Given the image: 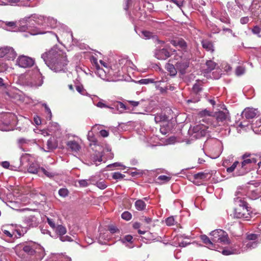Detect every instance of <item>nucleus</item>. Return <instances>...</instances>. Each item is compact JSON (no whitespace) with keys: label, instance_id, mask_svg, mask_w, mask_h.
I'll list each match as a JSON object with an SVG mask.
<instances>
[{"label":"nucleus","instance_id":"obj_12","mask_svg":"<svg viewBox=\"0 0 261 261\" xmlns=\"http://www.w3.org/2000/svg\"><path fill=\"white\" fill-rule=\"evenodd\" d=\"M94 66L96 69V73L101 79H104L106 77V73L109 72V70H105L101 68L97 63L96 59H94Z\"/></svg>","mask_w":261,"mask_h":261},{"label":"nucleus","instance_id":"obj_24","mask_svg":"<svg viewBox=\"0 0 261 261\" xmlns=\"http://www.w3.org/2000/svg\"><path fill=\"white\" fill-rule=\"evenodd\" d=\"M90 160L97 165V162H101L102 161V155L99 152L98 153H93L91 155Z\"/></svg>","mask_w":261,"mask_h":261},{"label":"nucleus","instance_id":"obj_43","mask_svg":"<svg viewBox=\"0 0 261 261\" xmlns=\"http://www.w3.org/2000/svg\"><path fill=\"white\" fill-rule=\"evenodd\" d=\"M79 183L81 187H86L88 185V181L87 180L82 179L79 181Z\"/></svg>","mask_w":261,"mask_h":261},{"label":"nucleus","instance_id":"obj_28","mask_svg":"<svg viewBox=\"0 0 261 261\" xmlns=\"http://www.w3.org/2000/svg\"><path fill=\"white\" fill-rule=\"evenodd\" d=\"M258 235L255 233H247L246 239L247 241H255L257 239Z\"/></svg>","mask_w":261,"mask_h":261},{"label":"nucleus","instance_id":"obj_34","mask_svg":"<svg viewBox=\"0 0 261 261\" xmlns=\"http://www.w3.org/2000/svg\"><path fill=\"white\" fill-rule=\"evenodd\" d=\"M125 176L124 175L120 172H114L113 174L112 177L114 179H122Z\"/></svg>","mask_w":261,"mask_h":261},{"label":"nucleus","instance_id":"obj_46","mask_svg":"<svg viewBox=\"0 0 261 261\" xmlns=\"http://www.w3.org/2000/svg\"><path fill=\"white\" fill-rule=\"evenodd\" d=\"M99 134L102 137H107L109 136V132L105 129L101 130L99 132Z\"/></svg>","mask_w":261,"mask_h":261},{"label":"nucleus","instance_id":"obj_48","mask_svg":"<svg viewBox=\"0 0 261 261\" xmlns=\"http://www.w3.org/2000/svg\"><path fill=\"white\" fill-rule=\"evenodd\" d=\"M257 243L255 241H254L251 243H248L246 244V247L247 248H255L257 246Z\"/></svg>","mask_w":261,"mask_h":261},{"label":"nucleus","instance_id":"obj_40","mask_svg":"<svg viewBox=\"0 0 261 261\" xmlns=\"http://www.w3.org/2000/svg\"><path fill=\"white\" fill-rule=\"evenodd\" d=\"M4 23L6 25L11 28H14L16 27V22L14 21H6Z\"/></svg>","mask_w":261,"mask_h":261},{"label":"nucleus","instance_id":"obj_45","mask_svg":"<svg viewBox=\"0 0 261 261\" xmlns=\"http://www.w3.org/2000/svg\"><path fill=\"white\" fill-rule=\"evenodd\" d=\"M198 115L201 117L204 116H210V112L206 110H204L203 111L200 112L199 113Z\"/></svg>","mask_w":261,"mask_h":261},{"label":"nucleus","instance_id":"obj_49","mask_svg":"<svg viewBox=\"0 0 261 261\" xmlns=\"http://www.w3.org/2000/svg\"><path fill=\"white\" fill-rule=\"evenodd\" d=\"M76 89L81 94H84L85 90L83 86H76Z\"/></svg>","mask_w":261,"mask_h":261},{"label":"nucleus","instance_id":"obj_42","mask_svg":"<svg viewBox=\"0 0 261 261\" xmlns=\"http://www.w3.org/2000/svg\"><path fill=\"white\" fill-rule=\"evenodd\" d=\"M133 240V237L130 235H127L125 236L122 239V241L123 243L125 242H132V240Z\"/></svg>","mask_w":261,"mask_h":261},{"label":"nucleus","instance_id":"obj_10","mask_svg":"<svg viewBox=\"0 0 261 261\" xmlns=\"http://www.w3.org/2000/svg\"><path fill=\"white\" fill-rule=\"evenodd\" d=\"M246 212H247V210L245 205L243 204L242 206L240 205L239 207L235 208L234 215L238 218H247V216H246Z\"/></svg>","mask_w":261,"mask_h":261},{"label":"nucleus","instance_id":"obj_62","mask_svg":"<svg viewBox=\"0 0 261 261\" xmlns=\"http://www.w3.org/2000/svg\"><path fill=\"white\" fill-rule=\"evenodd\" d=\"M43 106L44 107L45 109V110L48 112V113H50L51 114V111L50 110V109L48 107V106H47L46 104L44 103L43 105Z\"/></svg>","mask_w":261,"mask_h":261},{"label":"nucleus","instance_id":"obj_23","mask_svg":"<svg viewBox=\"0 0 261 261\" xmlns=\"http://www.w3.org/2000/svg\"><path fill=\"white\" fill-rule=\"evenodd\" d=\"M54 229L56 233L59 235L60 237L64 235L67 232L66 228L62 225H57Z\"/></svg>","mask_w":261,"mask_h":261},{"label":"nucleus","instance_id":"obj_3","mask_svg":"<svg viewBox=\"0 0 261 261\" xmlns=\"http://www.w3.org/2000/svg\"><path fill=\"white\" fill-rule=\"evenodd\" d=\"M211 240L214 243H221L223 244L229 243V239L226 232L222 229H216L210 233Z\"/></svg>","mask_w":261,"mask_h":261},{"label":"nucleus","instance_id":"obj_39","mask_svg":"<svg viewBox=\"0 0 261 261\" xmlns=\"http://www.w3.org/2000/svg\"><path fill=\"white\" fill-rule=\"evenodd\" d=\"M96 186L100 189H105L107 188V186L104 181H98L96 182Z\"/></svg>","mask_w":261,"mask_h":261},{"label":"nucleus","instance_id":"obj_11","mask_svg":"<svg viewBox=\"0 0 261 261\" xmlns=\"http://www.w3.org/2000/svg\"><path fill=\"white\" fill-rule=\"evenodd\" d=\"M170 56V53L166 48L160 49L155 52V57L159 60H166Z\"/></svg>","mask_w":261,"mask_h":261},{"label":"nucleus","instance_id":"obj_35","mask_svg":"<svg viewBox=\"0 0 261 261\" xmlns=\"http://www.w3.org/2000/svg\"><path fill=\"white\" fill-rule=\"evenodd\" d=\"M174 218L173 216L167 218L165 220L166 224L168 226L174 225Z\"/></svg>","mask_w":261,"mask_h":261},{"label":"nucleus","instance_id":"obj_56","mask_svg":"<svg viewBox=\"0 0 261 261\" xmlns=\"http://www.w3.org/2000/svg\"><path fill=\"white\" fill-rule=\"evenodd\" d=\"M2 165L4 168L7 169L10 166V164L8 162L5 161L2 162Z\"/></svg>","mask_w":261,"mask_h":261},{"label":"nucleus","instance_id":"obj_8","mask_svg":"<svg viewBox=\"0 0 261 261\" xmlns=\"http://www.w3.org/2000/svg\"><path fill=\"white\" fill-rule=\"evenodd\" d=\"M214 117L216 118L218 124L221 125L228 118L229 113L228 112L219 111L215 113Z\"/></svg>","mask_w":261,"mask_h":261},{"label":"nucleus","instance_id":"obj_58","mask_svg":"<svg viewBox=\"0 0 261 261\" xmlns=\"http://www.w3.org/2000/svg\"><path fill=\"white\" fill-rule=\"evenodd\" d=\"M99 62H100V63L101 64V65H102L103 67H105L106 68V69H107V70H109V68H108V65H107V64L106 63H105V62L103 61H102V60H100V61H99Z\"/></svg>","mask_w":261,"mask_h":261},{"label":"nucleus","instance_id":"obj_1","mask_svg":"<svg viewBox=\"0 0 261 261\" xmlns=\"http://www.w3.org/2000/svg\"><path fill=\"white\" fill-rule=\"evenodd\" d=\"M242 159L243 161L241 164L238 161H235L230 167L226 169L227 172L231 173L238 167L237 175H243L249 172L257 161L253 155L247 153L242 156Z\"/></svg>","mask_w":261,"mask_h":261},{"label":"nucleus","instance_id":"obj_53","mask_svg":"<svg viewBox=\"0 0 261 261\" xmlns=\"http://www.w3.org/2000/svg\"><path fill=\"white\" fill-rule=\"evenodd\" d=\"M128 103L133 107H137L139 104V101H135L133 100L128 101Z\"/></svg>","mask_w":261,"mask_h":261},{"label":"nucleus","instance_id":"obj_26","mask_svg":"<svg viewBox=\"0 0 261 261\" xmlns=\"http://www.w3.org/2000/svg\"><path fill=\"white\" fill-rule=\"evenodd\" d=\"M39 169L40 168H39L36 164L32 163L28 167V171L29 173L35 174L40 172Z\"/></svg>","mask_w":261,"mask_h":261},{"label":"nucleus","instance_id":"obj_50","mask_svg":"<svg viewBox=\"0 0 261 261\" xmlns=\"http://www.w3.org/2000/svg\"><path fill=\"white\" fill-rule=\"evenodd\" d=\"M109 230L111 232V233H114L116 232L119 231L118 229L116 227L114 226H110L109 227Z\"/></svg>","mask_w":261,"mask_h":261},{"label":"nucleus","instance_id":"obj_25","mask_svg":"<svg viewBox=\"0 0 261 261\" xmlns=\"http://www.w3.org/2000/svg\"><path fill=\"white\" fill-rule=\"evenodd\" d=\"M135 206L138 211H143L145 208L146 204L144 201L139 199L135 202Z\"/></svg>","mask_w":261,"mask_h":261},{"label":"nucleus","instance_id":"obj_41","mask_svg":"<svg viewBox=\"0 0 261 261\" xmlns=\"http://www.w3.org/2000/svg\"><path fill=\"white\" fill-rule=\"evenodd\" d=\"M220 20L225 23H230V19L227 16H222L220 18Z\"/></svg>","mask_w":261,"mask_h":261},{"label":"nucleus","instance_id":"obj_38","mask_svg":"<svg viewBox=\"0 0 261 261\" xmlns=\"http://www.w3.org/2000/svg\"><path fill=\"white\" fill-rule=\"evenodd\" d=\"M60 239L62 242H65V241H68V242H71L73 241V239L68 236H61L60 237Z\"/></svg>","mask_w":261,"mask_h":261},{"label":"nucleus","instance_id":"obj_61","mask_svg":"<svg viewBox=\"0 0 261 261\" xmlns=\"http://www.w3.org/2000/svg\"><path fill=\"white\" fill-rule=\"evenodd\" d=\"M141 226V224L139 222H135L134 224H133V227L135 228V229H138Z\"/></svg>","mask_w":261,"mask_h":261},{"label":"nucleus","instance_id":"obj_19","mask_svg":"<svg viewBox=\"0 0 261 261\" xmlns=\"http://www.w3.org/2000/svg\"><path fill=\"white\" fill-rule=\"evenodd\" d=\"M200 239L203 243L209 245V248L213 249L214 248V242L212 241L211 238L210 239L205 234L201 235Z\"/></svg>","mask_w":261,"mask_h":261},{"label":"nucleus","instance_id":"obj_55","mask_svg":"<svg viewBox=\"0 0 261 261\" xmlns=\"http://www.w3.org/2000/svg\"><path fill=\"white\" fill-rule=\"evenodd\" d=\"M7 2L10 5H14L18 3L20 0H6Z\"/></svg>","mask_w":261,"mask_h":261},{"label":"nucleus","instance_id":"obj_33","mask_svg":"<svg viewBox=\"0 0 261 261\" xmlns=\"http://www.w3.org/2000/svg\"><path fill=\"white\" fill-rule=\"evenodd\" d=\"M171 177L166 175H160L158 177V180L163 181L164 183L169 181Z\"/></svg>","mask_w":261,"mask_h":261},{"label":"nucleus","instance_id":"obj_60","mask_svg":"<svg viewBox=\"0 0 261 261\" xmlns=\"http://www.w3.org/2000/svg\"><path fill=\"white\" fill-rule=\"evenodd\" d=\"M4 232L7 237H9L10 238H11L13 236V234H11L8 230H5Z\"/></svg>","mask_w":261,"mask_h":261},{"label":"nucleus","instance_id":"obj_59","mask_svg":"<svg viewBox=\"0 0 261 261\" xmlns=\"http://www.w3.org/2000/svg\"><path fill=\"white\" fill-rule=\"evenodd\" d=\"M144 220L147 224H150L152 222V219L149 217H145Z\"/></svg>","mask_w":261,"mask_h":261},{"label":"nucleus","instance_id":"obj_18","mask_svg":"<svg viewBox=\"0 0 261 261\" xmlns=\"http://www.w3.org/2000/svg\"><path fill=\"white\" fill-rule=\"evenodd\" d=\"M216 66V63L212 60L207 61L205 65L203 67L204 73H208L214 70Z\"/></svg>","mask_w":261,"mask_h":261},{"label":"nucleus","instance_id":"obj_54","mask_svg":"<svg viewBox=\"0 0 261 261\" xmlns=\"http://www.w3.org/2000/svg\"><path fill=\"white\" fill-rule=\"evenodd\" d=\"M34 120L35 123L37 125H39L41 123V120H40V118L38 116L34 117Z\"/></svg>","mask_w":261,"mask_h":261},{"label":"nucleus","instance_id":"obj_21","mask_svg":"<svg viewBox=\"0 0 261 261\" xmlns=\"http://www.w3.org/2000/svg\"><path fill=\"white\" fill-rule=\"evenodd\" d=\"M209 175H210V173L209 172H201L197 174H195L193 175V178L195 180H204L205 179H206L207 178Z\"/></svg>","mask_w":261,"mask_h":261},{"label":"nucleus","instance_id":"obj_57","mask_svg":"<svg viewBox=\"0 0 261 261\" xmlns=\"http://www.w3.org/2000/svg\"><path fill=\"white\" fill-rule=\"evenodd\" d=\"M97 106L99 108H107L108 107L103 103L101 102H98L97 104Z\"/></svg>","mask_w":261,"mask_h":261},{"label":"nucleus","instance_id":"obj_27","mask_svg":"<svg viewBox=\"0 0 261 261\" xmlns=\"http://www.w3.org/2000/svg\"><path fill=\"white\" fill-rule=\"evenodd\" d=\"M202 91V85L199 83H195L193 87V92L198 95Z\"/></svg>","mask_w":261,"mask_h":261},{"label":"nucleus","instance_id":"obj_17","mask_svg":"<svg viewBox=\"0 0 261 261\" xmlns=\"http://www.w3.org/2000/svg\"><path fill=\"white\" fill-rule=\"evenodd\" d=\"M35 246L36 245L33 244L31 245H24L23 246L22 250L24 252H25L27 254L30 256L34 255L36 251L35 250Z\"/></svg>","mask_w":261,"mask_h":261},{"label":"nucleus","instance_id":"obj_47","mask_svg":"<svg viewBox=\"0 0 261 261\" xmlns=\"http://www.w3.org/2000/svg\"><path fill=\"white\" fill-rule=\"evenodd\" d=\"M142 34L146 39H149L152 36V33L149 31H143Z\"/></svg>","mask_w":261,"mask_h":261},{"label":"nucleus","instance_id":"obj_20","mask_svg":"<svg viewBox=\"0 0 261 261\" xmlns=\"http://www.w3.org/2000/svg\"><path fill=\"white\" fill-rule=\"evenodd\" d=\"M154 121L156 123L161 122H166L168 120V117L164 114H156L155 116Z\"/></svg>","mask_w":261,"mask_h":261},{"label":"nucleus","instance_id":"obj_29","mask_svg":"<svg viewBox=\"0 0 261 261\" xmlns=\"http://www.w3.org/2000/svg\"><path fill=\"white\" fill-rule=\"evenodd\" d=\"M245 69L243 66H238L236 69V74L240 76L245 73Z\"/></svg>","mask_w":261,"mask_h":261},{"label":"nucleus","instance_id":"obj_63","mask_svg":"<svg viewBox=\"0 0 261 261\" xmlns=\"http://www.w3.org/2000/svg\"><path fill=\"white\" fill-rule=\"evenodd\" d=\"M18 142L20 144H23L26 143V140L23 138H20L18 140Z\"/></svg>","mask_w":261,"mask_h":261},{"label":"nucleus","instance_id":"obj_31","mask_svg":"<svg viewBox=\"0 0 261 261\" xmlns=\"http://www.w3.org/2000/svg\"><path fill=\"white\" fill-rule=\"evenodd\" d=\"M39 170H40V172L41 171L47 177H53L54 176V173L47 171L43 167L40 168Z\"/></svg>","mask_w":261,"mask_h":261},{"label":"nucleus","instance_id":"obj_52","mask_svg":"<svg viewBox=\"0 0 261 261\" xmlns=\"http://www.w3.org/2000/svg\"><path fill=\"white\" fill-rule=\"evenodd\" d=\"M249 21V18L248 17H244L241 18L240 22L243 24H246Z\"/></svg>","mask_w":261,"mask_h":261},{"label":"nucleus","instance_id":"obj_64","mask_svg":"<svg viewBox=\"0 0 261 261\" xmlns=\"http://www.w3.org/2000/svg\"><path fill=\"white\" fill-rule=\"evenodd\" d=\"M222 253H223V254H224V255H229V254H230V251H228V250H223V251Z\"/></svg>","mask_w":261,"mask_h":261},{"label":"nucleus","instance_id":"obj_5","mask_svg":"<svg viewBox=\"0 0 261 261\" xmlns=\"http://www.w3.org/2000/svg\"><path fill=\"white\" fill-rule=\"evenodd\" d=\"M16 54L12 47H6L0 48V58L6 57L8 60H14Z\"/></svg>","mask_w":261,"mask_h":261},{"label":"nucleus","instance_id":"obj_37","mask_svg":"<svg viewBox=\"0 0 261 261\" xmlns=\"http://www.w3.org/2000/svg\"><path fill=\"white\" fill-rule=\"evenodd\" d=\"M260 31V28L257 25L254 26L252 30V32H253V33L255 34H257L258 37H261V35H259Z\"/></svg>","mask_w":261,"mask_h":261},{"label":"nucleus","instance_id":"obj_22","mask_svg":"<svg viewBox=\"0 0 261 261\" xmlns=\"http://www.w3.org/2000/svg\"><path fill=\"white\" fill-rule=\"evenodd\" d=\"M165 68L169 72L170 75L174 76L176 74L177 69H176V67H175L173 64L167 63L166 65Z\"/></svg>","mask_w":261,"mask_h":261},{"label":"nucleus","instance_id":"obj_2","mask_svg":"<svg viewBox=\"0 0 261 261\" xmlns=\"http://www.w3.org/2000/svg\"><path fill=\"white\" fill-rule=\"evenodd\" d=\"M67 56L62 51H56L49 57L48 66L55 72L65 71L67 70V65L68 64Z\"/></svg>","mask_w":261,"mask_h":261},{"label":"nucleus","instance_id":"obj_36","mask_svg":"<svg viewBox=\"0 0 261 261\" xmlns=\"http://www.w3.org/2000/svg\"><path fill=\"white\" fill-rule=\"evenodd\" d=\"M47 222L48 224L49 225V226L53 229H55V228L57 226L56 225L55 221L53 219L47 218Z\"/></svg>","mask_w":261,"mask_h":261},{"label":"nucleus","instance_id":"obj_7","mask_svg":"<svg viewBox=\"0 0 261 261\" xmlns=\"http://www.w3.org/2000/svg\"><path fill=\"white\" fill-rule=\"evenodd\" d=\"M208 127L203 124H198L193 127V131L198 137H204L207 133Z\"/></svg>","mask_w":261,"mask_h":261},{"label":"nucleus","instance_id":"obj_13","mask_svg":"<svg viewBox=\"0 0 261 261\" xmlns=\"http://www.w3.org/2000/svg\"><path fill=\"white\" fill-rule=\"evenodd\" d=\"M176 69L182 74L186 72V70L189 66V62L188 61H181L178 62L176 65Z\"/></svg>","mask_w":261,"mask_h":261},{"label":"nucleus","instance_id":"obj_51","mask_svg":"<svg viewBox=\"0 0 261 261\" xmlns=\"http://www.w3.org/2000/svg\"><path fill=\"white\" fill-rule=\"evenodd\" d=\"M47 145L48 146V149H53L55 148V145H54L52 143V141L51 140H48L47 142Z\"/></svg>","mask_w":261,"mask_h":261},{"label":"nucleus","instance_id":"obj_9","mask_svg":"<svg viewBox=\"0 0 261 261\" xmlns=\"http://www.w3.org/2000/svg\"><path fill=\"white\" fill-rule=\"evenodd\" d=\"M31 18L37 24L39 25H45V23H47L48 21H55L52 18L45 17L41 15H37L36 14H34L31 16Z\"/></svg>","mask_w":261,"mask_h":261},{"label":"nucleus","instance_id":"obj_6","mask_svg":"<svg viewBox=\"0 0 261 261\" xmlns=\"http://www.w3.org/2000/svg\"><path fill=\"white\" fill-rule=\"evenodd\" d=\"M170 43L174 46L178 48L185 52H187L188 50V45L187 42L182 38H177L174 40H172L170 41Z\"/></svg>","mask_w":261,"mask_h":261},{"label":"nucleus","instance_id":"obj_16","mask_svg":"<svg viewBox=\"0 0 261 261\" xmlns=\"http://www.w3.org/2000/svg\"><path fill=\"white\" fill-rule=\"evenodd\" d=\"M66 145L68 148L73 152H78L81 148L80 144L74 140L67 142Z\"/></svg>","mask_w":261,"mask_h":261},{"label":"nucleus","instance_id":"obj_44","mask_svg":"<svg viewBox=\"0 0 261 261\" xmlns=\"http://www.w3.org/2000/svg\"><path fill=\"white\" fill-rule=\"evenodd\" d=\"M140 82L142 84H148L149 83H152L153 81L151 79H145L141 80Z\"/></svg>","mask_w":261,"mask_h":261},{"label":"nucleus","instance_id":"obj_15","mask_svg":"<svg viewBox=\"0 0 261 261\" xmlns=\"http://www.w3.org/2000/svg\"><path fill=\"white\" fill-rule=\"evenodd\" d=\"M202 47L206 51L213 53L215 49L213 42L208 40H203L201 41Z\"/></svg>","mask_w":261,"mask_h":261},{"label":"nucleus","instance_id":"obj_32","mask_svg":"<svg viewBox=\"0 0 261 261\" xmlns=\"http://www.w3.org/2000/svg\"><path fill=\"white\" fill-rule=\"evenodd\" d=\"M69 192L67 189L62 188L59 191V194L60 196L65 197L68 195Z\"/></svg>","mask_w":261,"mask_h":261},{"label":"nucleus","instance_id":"obj_14","mask_svg":"<svg viewBox=\"0 0 261 261\" xmlns=\"http://www.w3.org/2000/svg\"><path fill=\"white\" fill-rule=\"evenodd\" d=\"M242 114L246 119H252L257 115V111L252 108H246Z\"/></svg>","mask_w":261,"mask_h":261},{"label":"nucleus","instance_id":"obj_30","mask_svg":"<svg viewBox=\"0 0 261 261\" xmlns=\"http://www.w3.org/2000/svg\"><path fill=\"white\" fill-rule=\"evenodd\" d=\"M132 214L127 211H125L123 212L121 215V218L125 220L126 221L130 220L132 219Z\"/></svg>","mask_w":261,"mask_h":261},{"label":"nucleus","instance_id":"obj_4","mask_svg":"<svg viewBox=\"0 0 261 261\" xmlns=\"http://www.w3.org/2000/svg\"><path fill=\"white\" fill-rule=\"evenodd\" d=\"M17 63L22 68H28L34 65L35 61L31 57L22 55L17 58Z\"/></svg>","mask_w":261,"mask_h":261}]
</instances>
